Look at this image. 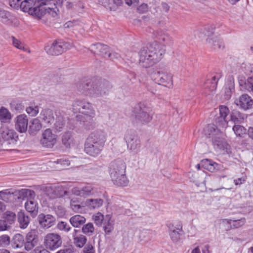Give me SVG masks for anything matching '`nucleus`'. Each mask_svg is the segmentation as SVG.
Returning <instances> with one entry per match:
<instances>
[{"label":"nucleus","instance_id":"39448f33","mask_svg":"<svg viewBox=\"0 0 253 253\" xmlns=\"http://www.w3.org/2000/svg\"><path fill=\"white\" fill-rule=\"evenodd\" d=\"M126 165L122 160H117L111 163L109 167V173L114 183L118 186H126L128 180L126 173Z\"/></svg>","mask_w":253,"mask_h":253},{"label":"nucleus","instance_id":"9b49d317","mask_svg":"<svg viewBox=\"0 0 253 253\" xmlns=\"http://www.w3.org/2000/svg\"><path fill=\"white\" fill-rule=\"evenodd\" d=\"M43 244L46 249L53 251L61 246L62 240L60 235L50 233L45 236Z\"/></svg>","mask_w":253,"mask_h":253},{"label":"nucleus","instance_id":"79ce46f5","mask_svg":"<svg viewBox=\"0 0 253 253\" xmlns=\"http://www.w3.org/2000/svg\"><path fill=\"white\" fill-rule=\"evenodd\" d=\"M232 129L237 136L241 137H244L247 133L246 128L243 126L238 124H235L233 126Z\"/></svg>","mask_w":253,"mask_h":253},{"label":"nucleus","instance_id":"f3484780","mask_svg":"<svg viewBox=\"0 0 253 253\" xmlns=\"http://www.w3.org/2000/svg\"><path fill=\"white\" fill-rule=\"evenodd\" d=\"M237 106L244 110L252 109L253 107V99L247 94H243L235 100Z\"/></svg>","mask_w":253,"mask_h":253},{"label":"nucleus","instance_id":"6ab92c4d","mask_svg":"<svg viewBox=\"0 0 253 253\" xmlns=\"http://www.w3.org/2000/svg\"><path fill=\"white\" fill-rule=\"evenodd\" d=\"M219 116L216 119V124L221 127H226L228 124L227 117L229 115V110L225 106H220L219 108Z\"/></svg>","mask_w":253,"mask_h":253},{"label":"nucleus","instance_id":"6e6d98bb","mask_svg":"<svg viewBox=\"0 0 253 253\" xmlns=\"http://www.w3.org/2000/svg\"><path fill=\"white\" fill-rule=\"evenodd\" d=\"M215 29V27L213 25H207L206 26L204 29H202L201 30L203 31V33L205 35L207 36L208 37H212L213 36H211L213 32Z\"/></svg>","mask_w":253,"mask_h":253},{"label":"nucleus","instance_id":"72a5a7b5","mask_svg":"<svg viewBox=\"0 0 253 253\" xmlns=\"http://www.w3.org/2000/svg\"><path fill=\"white\" fill-rule=\"evenodd\" d=\"M103 204V200L100 198L89 199L85 202V205L90 209L100 208Z\"/></svg>","mask_w":253,"mask_h":253},{"label":"nucleus","instance_id":"69168bd1","mask_svg":"<svg viewBox=\"0 0 253 253\" xmlns=\"http://www.w3.org/2000/svg\"><path fill=\"white\" fill-rule=\"evenodd\" d=\"M247 177L246 176H243L242 177L238 178L234 180V182L236 185H240L246 181Z\"/></svg>","mask_w":253,"mask_h":253},{"label":"nucleus","instance_id":"4c0bfd02","mask_svg":"<svg viewBox=\"0 0 253 253\" xmlns=\"http://www.w3.org/2000/svg\"><path fill=\"white\" fill-rule=\"evenodd\" d=\"M239 83L243 89L253 93V77L249 78L246 81L240 80Z\"/></svg>","mask_w":253,"mask_h":253},{"label":"nucleus","instance_id":"37998d69","mask_svg":"<svg viewBox=\"0 0 253 253\" xmlns=\"http://www.w3.org/2000/svg\"><path fill=\"white\" fill-rule=\"evenodd\" d=\"M105 216L100 212L94 214L92 216V219L95 225L98 227H101L103 223Z\"/></svg>","mask_w":253,"mask_h":253},{"label":"nucleus","instance_id":"a18cd8bd","mask_svg":"<svg viewBox=\"0 0 253 253\" xmlns=\"http://www.w3.org/2000/svg\"><path fill=\"white\" fill-rule=\"evenodd\" d=\"M26 113L31 117L36 116L39 112V107L38 105H35L33 104L26 108Z\"/></svg>","mask_w":253,"mask_h":253},{"label":"nucleus","instance_id":"c85d7f7f","mask_svg":"<svg viewBox=\"0 0 253 253\" xmlns=\"http://www.w3.org/2000/svg\"><path fill=\"white\" fill-rule=\"evenodd\" d=\"M204 163L206 167H207V169H209V170L211 171H223L226 169L225 168L223 167L222 165L218 164L210 159H206L204 161Z\"/></svg>","mask_w":253,"mask_h":253},{"label":"nucleus","instance_id":"13d9d810","mask_svg":"<svg viewBox=\"0 0 253 253\" xmlns=\"http://www.w3.org/2000/svg\"><path fill=\"white\" fill-rule=\"evenodd\" d=\"M226 177L227 175L226 174L213 175L207 177L206 179V181L212 184V182L216 180H219L221 178H225Z\"/></svg>","mask_w":253,"mask_h":253},{"label":"nucleus","instance_id":"c9c22d12","mask_svg":"<svg viewBox=\"0 0 253 253\" xmlns=\"http://www.w3.org/2000/svg\"><path fill=\"white\" fill-rule=\"evenodd\" d=\"M18 222L21 228L25 229L29 224L30 218L24 213L20 212L18 214Z\"/></svg>","mask_w":253,"mask_h":253},{"label":"nucleus","instance_id":"4be33fe9","mask_svg":"<svg viewBox=\"0 0 253 253\" xmlns=\"http://www.w3.org/2000/svg\"><path fill=\"white\" fill-rule=\"evenodd\" d=\"M40 118L46 126H49L54 120L53 111L48 108L42 109L40 113Z\"/></svg>","mask_w":253,"mask_h":253},{"label":"nucleus","instance_id":"412c9836","mask_svg":"<svg viewBox=\"0 0 253 253\" xmlns=\"http://www.w3.org/2000/svg\"><path fill=\"white\" fill-rule=\"evenodd\" d=\"M219 77L213 76L206 80L204 84V93L207 95L212 94L216 89Z\"/></svg>","mask_w":253,"mask_h":253},{"label":"nucleus","instance_id":"0eeeda50","mask_svg":"<svg viewBox=\"0 0 253 253\" xmlns=\"http://www.w3.org/2000/svg\"><path fill=\"white\" fill-rule=\"evenodd\" d=\"M153 113L152 109L144 103H139L135 107L132 114L134 122L136 123L146 124L152 119Z\"/></svg>","mask_w":253,"mask_h":253},{"label":"nucleus","instance_id":"5fc2aeb1","mask_svg":"<svg viewBox=\"0 0 253 253\" xmlns=\"http://www.w3.org/2000/svg\"><path fill=\"white\" fill-rule=\"evenodd\" d=\"M57 228L59 230L65 232H68L71 229L70 225L64 221L59 222L57 224Z\"/></svg>","mask_w":253,"mask_h":253},{"label":"nucleus","instance_id":"58836bf2","mask_svg":"<svg viewBox=\"0 0 253 253\" xmlns=\"http://www.w3.org/2000/svg\"><path fill=\"white\" fill-rule=\"evenodd\" d=\"M11 119V114L5 108H0V121L2 123H8Z\"/></svg>","mask_w":253,"mask_h":253},{"label":"nucleus","instance_id":"4d7b16f0","mask_svg":"<svg viewBox=\"0 0 253 253\" xmlns=\"http://www.w3.org/2000/svg\"><path fill=\"white\" fill-rule=\"evenodd\" d=\"M54 211L56 215L59 217H62L66 214V210L62 205L55 206Z\"/></svg>","mask_w":253,"mask_h":253},{"label":"nucleus","instance_id":"f257e3e1","mask_svg":"<svg viewBox=\"0 0 253 253\" xmlns=\"http://www.w3.org/2000/svg\"><path fill=\"white\" fill-rule=\"evenodd\" d=\"M153 37L157 41L150 44L147 47L140 50L139 65L144 68H148L159 62L165 53V47L173 43L172 38L166 31L161 29L153 32Z\"/></svg>","mask_w":253,"mask_h":253},{"label":"nucleus","instance_id":"bf43d9fd","mask_svg":"<svg viewBox=\"0 0 253 253\" xmlns=\"http://www.w3.org/2000/svg\"><path fill=\"white\" fill-rule=\"evenodd\" d=\"M10 243V238L8 235H4L0 237V246H7Z\"/></svg>","mask_w":253,"mask_h":253},{"label":"nucleus","instance_id":"680f3d73","mask_svg":"<svg viewBox=\"0 0 253 253\" xmlns=\"http://www.w3.org/2000/svg\"><path fill=\"white\" fill-rule=\"evenodd\" d=\"M83 253H95L94 247L91 244H87L83 250Z\"/></svg>","mask_w":253,"mask_h":253},{"label":"nucleus","instance_id":"774afa93","mask_svg":"<svg viewBox=\"0 0 253 253\" xmlns=\"http://www.w3.org/2000/svg\"><path fill=\"white\" fill-rule=\"evenodd\" d=\"M107 57L109 58L112 60H114L115 59H117L120 57V55L119 54L115 52H112L111 53L109 52Z\"/></svg>","mask_w":253,"mask_h":253},{"label":"nucleus","instance_id":"9d476101","mask_svg":"<svg viewBox=\"0 0 253 253\" xmlns=\"http://www.w3.org/2000/svg\"><path fill=\"white\" fill-rule=\"evenodd\" d=\"M73 44L69 42H65L62 40L54 41L50 45L45 47L46 53L51 55H58L63 52L70 49Z\"/></svg>","mask_w":253,"mask_h":253},{"label":"nucleus","instance_id":"8fccbe9b","mask_svg":"<svg viewBox=\"0 0 253 253\" xmlns=\"http://www.w3.org/2000/svg\"><path fill=\"white\" fill-rule=\"evenodd\" d=\"M11 39L12 42V44L16 48L23 50L25 51L30 52V51L27 48L24 46V45L19 40L16 39L14 37L11 36Z\"/></svg>","mask_w":253,"mask_h":253},{"label":"nucleus","instance_id":"2eb2a0df","mask_svg":"<svg viewBox=\"0 0 253 253\" xmlns=\"http://www.w3.org/2000/svg\"><path fill=\"white\" fill-rule=\"evenodd\" d=\"M169 236L173 243L176 244L180 241V232H182V225L180 223H169L168 225Z\"/></svg>","mask_w":253,"mask_h":253},{"label":"nucleus","instance_id":"1a4fd4ad","mask_svg":"<svg viewBox=\"0 0 253 253\" xmlns=\"http://www.w3.org/2000/svg\"><path fill=\"white\" fill-rule=\"evenodd\" d=\"M128 150L134 154H138L140 151V140L137 135L131 130L127 131L124 136Z\"/></svg>","mask_w":253,"mask_h":253},{"label":"nucleus","instance_id":"7c9ffc66","mask_svg":"<svg viewBox=\"0 0 253 253\" xmlns=\"http://www.w3.org/2000/svg\"><path fill=\"white\" fill-rule=\"evenodd\" d=\"M65 125V120L64 117L60 114L56 115L55 122L53 125V128L56 132H59L63 130Z\"/></svg>","mask_w":253,"mask_h":253},{"label":"nucleus","instance_id":"7ed1b4c3","mask_svg":"<svg viewBox=\"0 0 253 253\" xmlns=\"http://www.w3.org/2000/svg\"><path fill=\"white\" fill-rule=\"evenodd\" d=\"M72 109L74 113H80L82 115L77 116L78 120L83 122L87 129H92L94 126L93 118L95 112L91 104L85 100H76L72 104Z\"/></svg>","mask_w":253,"mask_h":253},{"label":"nucleus","instance_id":"aec40b11","mask_svg":"<svg viewBox=\"0 0 253 253\" xmlns=\"http://www.w3.org/2000/svg\"><path fill=\"white\" fill-rule=\"evenodd\" d=\"M38 219L40 226L45 229L52 226L55 221V218L53 216L43 213L40 214Z\"/></svg>","mask_w":253,"mask_h":253},{"label":"nucleus","instance_id":"20e7f679","mask_svg":"<svg viewBox=\"0 0 253 253\" xmlns=\"http://www.w3.org/2000/svg\"><path fill=\"white\" fill-rule=\"evenodd\" d=\"M106 138V133L102 130L90 133L84 143L85 152L93 157L98 156L104 146Z\"/></svg>","mask_w":253,"mask_h":253},{"label":"nucleus","instance_id":"f8f14e48","mask_svg":"<svg viewBox=\"0 0 253 253\" xmlns=\"http://www.w3.org/2000/svg\"><path fill=\"white\" fill-rule=\"evenodd\" d=\"M57 138L50 128H46L42 133L40 143L43 147L52 148L57 143Z\"/></svg>","mask_w":253,"mask_h":253},{"label":"nucleus","instance_id":"e2e57ef3","mask_svg":"<svg viewBox=\"0 0 253 253\" xmlns=\"http://www.w3.org/2000/svg\"><path fill=\"white\" fill-rule=\"evenodd\" d=\"M9 228V225L6 223V220L0 219V231H4Z\"/></svg>","mask_w":253,"mask_h":253},{"label":"nucleus","instance_id":"ddd939ff","mask_svg":"<svg viewBox=\"0 0 253 253\" xmlns=\"http://www.w3.org/2000/svg\"><path fill=\"white\" fill-rule=\"evenodd\" d=\"M0 139L3 141H17L18 136L11 126L6 124L2 125L0 128Z\"/></svg>","mask_w":253,"mask_h":253},{"label":"nucleus","instance_id":"a19ab883","mask_svg":"<svg viewBox=\"0 0 253 253\" xmlns=\"http://www.w3.org/2000/svg\"><path fill=\"white\" fill-rule=\"evenodd\" d=\"M95 228L92 223L88 222L83 226L82 232L88 236H92L94 233Z\"/></svg>","mask_w":253,"mask_h":253},{"label":"nucleus","instance_id":"f704fd0d","mask_svg":"<svg viewBox=\"0 0 253 253\" xmlns=\"http://www.w3.org/2000/svg\"><path fill=\"white\" fill-rule=\"evenodd\" d=\"M25 246V241L24 237L20 234H15L12 240V246L13 248H21Z\"/></svg>","mask_w":253,"mask_h":253},{"label":"nucleus","instance_id":"49530a36","mask_svg":"<svg viewBox=\"0 0 253 253\" xmlns=\"http://www.w3.org/2000/svg\"><path fill=\"white\" fill-rule=\"evenodd\" d=\"M50 5H45V9H46V13H48L52 17H55L57 16L58 12H59L58 6L57 5L53 4L52 6Z\"/></svg>","mask_w":253,"mask_h":253},{"label":"nucleus","instance_id":"a878e982","mask_svg":"<svg viewBox=\"0 0 253 253\" xmlns=\"http://www.w3.org/2000/svg\"><path fill=\"white\" fill-rule=\"evenodd\" d=\"M115 222L110 214L105 215V218L102 224L103 231L105 235H109L114 229Z\"/></svg>","mask_w":253,"mask_h":253},{"label":"nucleus","instance_id":"4468645a","mask_svg":"<svg viewBox=\"0 0 253 253\" xmlns=\"http://www.w3.org/2000/svg\"><path fill=\"white\" fill-rule=\"evenodd\" d=\"M25 194L28 197L25 204V209L28 212L35 215L38 211V203L35 200V192L31 190H26Z\"/></svg>","mask_w":253,"mask_h":253},{"label":"nucleus","instance_id":"0e129e2a","mask_svg":"<svg viewBox=\"0 0 253 253\" xmlns=\"http://www.w3.org/2000/svg\"><path fill=\"white\" fill-rule=\"evenodd\" d=\"M56 253H74V251L72 247H66L60 250Z\"/></svg>","mask_w":253,"mask_h":253},{"label":"nucleus","instance_id":"09e8293b","mask_svg":"<svg viewBox=\"0 0 253 253\" xmlns=\"http://www.w3.org/2000/svg\"><path fill=\"white\" fill-rule=\"evenodd\" d=\"M81 189L84 197L93 195L95 192L93 187L90 184L84 186Z\"/></svg>","mask_w":253,"mask_h":253},{"label":"nucleus","instance_id":"de8ad7c7","mask_svg":"<svg viewBox=\"0 0 253 253\" xmlns=\"http://www.w3.org/2000/svg\"><path fill=\"white\" fill-rule=\"evenodd\" d=\"M55 198L57 197H63L66 195L68 192L65 189V188L61 185H55Z\"/></svg>","mask_w":253,"mask_h":253},{"label":"nucleus","instance_id":"bb28decb","mask_svg":"<svg viewBox=\"0 0 253 253\" xmlns=\"http://www.w3.org/2000/svg\"><path fill=\"white\" fill-rule=\"evenodd\" d=\"M61 142L67 148H70L74 144V139L71 131L65 132L61 136Z\"/></svg>","mask_w":253,"mask_h":253},{"label":"nucleus","instance_id":"ea45409f","mask_svg":"<svg viewBox=\"0 0 253 253\" xmlns=\"http://www.w3.org/2000/svg\"><path fill=\"white\" fill-rule=\"evenodd\" d=\"M42 128V124L40 120L38 118H35L31 121V125L30 126V131L32 132H37Z\"/></svg>","mask_w":253,"mask_h":253},{"label":"nucleus","instance_id":"052dcab7","mask_svg":"<svg viewBox=\"0 0 253 253\" xmlns=\"http://www.w3.org/2000/svg\"><path fill=\"white\" fill-rule=\"evenodd\" d=\"M70 206L72 209L75 212H79L81 211L82 207L79 204H76L75 201L72 199L70 202Z\"/></svg>","mask_w":253,"mask_h":253},{"label":"nucleus","instance_id":"c756f323","mask_svg":"<svg viewBox=\"0 0 253 253\" xmlns=\"http://www.w3.org/2000/svg\"><path fill=\"white\" fill-rule=\"evenodd\" d=\"M222 222L223 223L231 224L228 229V230H229L232 228H238L243 226L246 223V219L245 218L234 220L229 219H223L222 220Z\"/></svg>","mask_w":253,"mask_h":253},{"label":"nucleus","instance_id":"cd10ccee","mask_svg":"<svg viewBox=\"0 0 253 253\" xmlns=\"http://www.w3.org/2000/svg\"><path fill=\"white\" fill-rule=\"evenodd\" d=\"M78 230L74 229L72 233V237L74 240V243L75 246L80 248H83L87 242L86 237L84 235L77 236Z\"/></svg>","mask_w":253,"mask_h":253},{"label":"nucleus","instance_id":"2f4dec72","mask_svg":"<svg viewBox=\"0 0 253 253\" xmlns=\"http://www.w3.org/2000/svg\"><path fill=\"white\" fill-rule=\"evenodd\" d=\"M231 120L235 124H239L244 122L245 119L247 118L246 115L237 110H233L231 115Z\"/></svg>","mask_w":253,"mask_h":253},{"label":"nucleus","instance_id":"b1692460","mask_svg":"<svg viewBox=\"0 0 253 253\" xmlns=\"http://www.w3.org/2000/svg\"><path fill=\"white\" fill-rule=\"evenodd\" d=\"M206 42L213 49H223L225 48L223 40L216 36L208 37L206 39Z\"/></svg>","mask_w":253,"mask_h":253},{"label":"nucleus","instance_id":"e433bc0d","mask_svg":"<svg viewBox=\"0 0 253 253\" xmlns=\"http://www.w3.org/2000/svg\"><path fill=\"white\" fill-rule=\"evenodd\" d=\"M37 3V0H23L21 2L20 7L23 11L29 13Z\"/></svg>","mask_w":253,"mask_h":253},{"label":"nucleus","instance_id":"423d86ee","mask_svg":"<svg viewBox=\"0 0 253 253\" xmlns=\"http://www.w3.org/2000/svg\"><path fill=\"white\" fill-rule=\"evenodd\" d=\"M205 133L211 138L212 144L217 149L223 150L228 149V145L225 140V134L214 125H208L205 129Z\"/></svg>","mask_w":253,"mask_h":253},{"label":"nucleus","instance_id":"c03bdc74","mask_svg":"<svg viewBox=\"0 0 253 253\" xmlns=\"http://www.w3.org/2000/svg\"><path fill=\"white\" fill-rule=\"evenodd\" d=\"M3 220H6V223L10 226L14 222L16 215L11 211H6L3 213Z\"/></svg>","mask_w":253,"mask_h":253},{"label":"nucleus","instance_id":"864d4df0","mask_svg":"<svg viewBox=\"0 0 253 253\" xmlns=\"http://www.w3.org/2000/svg\"><path fill=\"white\" fill-rule=\"evenodd\" d=\"M55 185H48L45 187L44 190L46 194L50 198L54 199L55 198Z\"/></svg>","mask_w":253,"mask_h":253},{"label":"nucleus","instance_id":"338daca9","mask_svg":"<svg viewBox=\"0 0 253 253\" xmlns=\"http://www.w3.org/2000/svg\"><path fill=\"white\" fill-rule=\"evenodd\" d=\"M56 162L64 166H68L70 164V161L68 160L64 159H58Z\"/></svg>","mask_w":253,"mask_h":253},{"label":"nucleus","instance_id":"393cba45","mask_svg":"<svg viewBox=\"0 0 253 253\" xmlns=\"http://www.w3.org/2000/svg\"><path fill=\"white\" fill-rule=\"evenodd\" d=\"M91 48V50L95 54H99L104 58H107V55L109 52V47L107 45L100 43L92 44Z\"/></svg>","mask_w":253,"mask_h":253},{"label":"nucleus","instance_id":"473e14b6","mask_svg":"<svg viewBox=\"0 0 253 253\" xmlns=\"http://www.w3.org/2000/svg\"><path fill=\"white\" fill-rule=\"evenodd\" d=\"M71 224L76 228H79L85 222L86 219L82 215L77 214L72 216L70 220Z\"/></svg>","mask_w":253,"mask_h":253},{"label":"nucleus","instance_id":"603ef678","mask_svg":"<svg viewBox=\"0 0 253 253\" xmlns=\"http://www.w3.org/2000/svg\"><path fill=\"white\" fill-rule=\"evenodd\" d=\"M40 4H45L47 5L53 4L61 6L63 0H38Z\"/></svg>","mask_w":253,"mask_h":253},{"label":"nucleus","instance_id":"f03ea898","mask_svg":"<svg viewBox=\"0 0 253 253\" xmlns=\"http://www.w3.org/2000/svg\"><path fill=\"white\" fill-rule=\"evenodd\" d=\"M111 88L112 85L108 81L94 78L80 84L78 90L86 96L97 98L107 94Z\"/></svg>","mask_w":253,"mask_h":253},{"label":"nucleus","instance_id":"3c124183","mask_svg":"<svg viewBox=\"0 0 253 253\" xmlns=\"http://www.w3.org/2000/svg\"><path fill=\"white\" fill-rule=\"evenodd\" d=\"M13 196V194L7 191V190L0 191V199L5 202L10 201Z\"/></svg>","mask_w":253,"mask_h":253},{"label":"nucleus","instance_id":"5701e85b","mask_svg":"<svg viewBox=\"0 0 253 253\" xmlns=\"http://www.w3.org/2000/svg\"><path fill=\"white\" fill-rule=\"evenodd\" d=\"M37 4L31 9L28 13L36 19H41L46 14V9H45L46 5L40 4L38 0H37Z\"/></svg>","mask_w":253,"mask_h":253},{"label":"nucleus","instance_id":"a211bd4d","mask_svg":"<svg viewBox=\"0 0 253 253\" xmlns=\"http://www.w3.org/2000/svg\"><path fill=\"white\" fill-rule=\"evenodd\" d=\"M15 129L20 133L26 132L28 125V119L26 115L20 114L15 119Z\"/></svg>","mask_w":253,"mask_h":253},{"label":"nucleus","instance_id":"dca6fc26","mask_svg":"<svg viewBox=\"0 0 253 253\" xmlns=\"http://www.w3.org/2000/svg\"><path fill=\"white\" fill-rule=\"evenodd\" d=\"M38 242L39 236L38 231L36 230H32L26 235L25 249L28 251L31 250L37 245Z\"/></svg>","mask_w":253,"mask_h":253},{"label":"nucleus","instance_id":"6e6552de","mask_svg":"<svg viewBox=\"0 0 253 253\" xmlns=\"http://www.w3.org/2000/svg\"><path fill=\"white\" fill-rule=\"evenodd\" d=\"M152 79L157 84L169 88L173 86V75L165 67L157 69L151 74Z\"/></svg>","mask_w":253,"mask_h":253}]
</instances>
